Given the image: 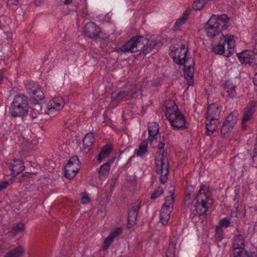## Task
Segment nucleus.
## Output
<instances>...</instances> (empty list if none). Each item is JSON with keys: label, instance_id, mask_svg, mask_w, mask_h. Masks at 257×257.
Masks as SVG:
<instances>
[{"label": "nucleus", "instance_id": "nucleus-1", "mask_svg": "<svg viewBox=\"0 0 257 257\" xmlns=\"http://www.w3.org/2000/svg\"><path fill=\"white\" fill-rule=\"evenodd\" d=\"M157 44L156 40L150 41L144 36L137 35L133 37L119 50L125 53L141 51L143 54L146 55L152 51Z\"/></svg>", "mask_w": 257, "mask_h": 257}, {"label": "nucleus", "instance_id": "nucleus-2", "mask_svg": "<svg viewBox=\"0 0 257 257\" xmlns=\"http://www.w3.org/2000/svg\"><path fill=\"white\" fill-rule=\"evenodd\" d=\"M206 187L201 185L199 192L194 200L195 201L193 207H191L190 217L194 218L197 214L199 216L204 215L208 210L209 205L212 203V200L207 196L205 192Z\"/></svg>", "mask_w": 257, "mask_h": 257}, {"label": "nucleus", "instance_id": "nucleus-3", "mask_svg": "<svg viewBox=\"0 0 257 257\" xmlns=\"http://www.w3.org/2000/svg\"><path fill=\"white\" fill-rule=\"evenodd\" d=\"M29 109L28 97L24 94L16 95L10 108V112L14 117L27 115Z\"/></svg>", "mask_w": 257, "mask_h": 257}, {"label": "nucleus", "instance_id": "nucleus-4", "mask_svg": "<svg viewBox=\"0 0 257 257\" xmlns=\"http://www.w3.org/2000/svg\"><path fill=\"white\" fill-rule=\"evenodd\" d=\"M27 90L30 95H34L32 100L35 103V107L31 108L30 115L33 118H36L38 117L40 110H41V106L38 103V101L42 100L44 98V94L41 86L35 82L30 83L27 87Z\"/></svg>", "mask_w": 257, "mask_h": 257}, {"label": "nucleus", "instance_id": "nucleus-5", "mask_svg": "<svg viewBox=\"0 0 257 257\" xmlns=\"http://www.w3.org/2000/svg\"><path fill=\"white\" fill-rule=\"evenodd\" d=\"M235 41L234 37L232 35H222V38L220 39L217 45L212 48V51L217 54L223 55L229 57L234 50V44Z\"/></svg>", "mask_w": 257, "mask_h": 257}, {"label": "nucleus", "instance_id": "nucleus-6", "mask_svg": "<svg viewBox=\"0 0 257 257\" xmlns=\"http://www.w3.org/2000/svg\"><path fill=\"white\" fill-rule=\"evenodd\" d=\"M156 172L160 174V181L162 184L165 183L168 180L169 173V164L167 157L162 158H156Z\"/></svg>", "mask_w": 257, "mask_h": 257}, {"label": "nucleus", "instance_id": "nucleus-7", "mask_svg": "<svg viewBox=\"0 0 257 257\" xmlns=\"http://www.w3.org/2000/svg\"><path fill=\"white\" fill-rule=\"evenodd\" d=\"M172 52H174L173 60L175 62L179 65L185 64L188 63V60L185 59L188 50L184 45H181L180 47L173 46L170 47Z\"/></svg>", "mask_w": 257, "mask_h": 257}, {"label": "nucleus", "instance_id": "nucleus-8", "mask_svg": "<svg viewBox=\"0 0 257 257\" xmlns=\"http://www.w3.org/2000/svg\"><path fill=\"white\" fill-rule=\"evenodd\" d=\"M220 25V23H216L214 16H211L205 25L207 35L209 37L213 38L221 33Z\"/></svg>", "mask_w": 257, "mask_h": 257}, {"label": "nucleus", "instance_id": "nucleus-9", "mask_svg": "<svg viewBox=\"0 0 257 257\" xmlns=\"http://www.w3.org/2000/svg\"><path fill=\"white\" fill-rule=\"evenodd\" d=\"M237 56L241 63H247L251 66H257V55L251 50H244L237 53Z\"/></svg>", "mask_w": 257, "mask_h": 257}, {"label": "nucleus", "instance_id": "nucleus-10", "mask_svg": "<svg viewBox=\"0 0 257 257\" xmlns=\"http://www.w3.org/2000/svg\"><path fill=\"white\" fill-rule=\"evenodd\" d=\"M101 32L100 28L92 22L87 23L84 27L85 37L96 40Z\"/></svg>", "mask_w": 257, "mask_h": 257}, {"label": "nucleus", "instance_id": "nucleus-11", "mask_svg": "<svg viewBox=\"0 0 257 257\" xmlns=\"http://www.w3.org/2000/svg\"><path fill=\"white\" fill-rule=\"evenodd\" d=\"M65 102L62 97H56L51 100L48 104V111L46 113L50 115L55 114V112H57L61 110Z\"/></svg>", "mask_w": 257, "mask_h": 257}, {"label": "nucleus", "instance_id": "nucleus-12", "mask_svg": "<svg viewBox=\"0 0 257 257\" xmlns=\"http://www.w3.org/2000/svg\"><path fill=\"white\" fill-rule=\"evenodd\" d=\"M136 93L135 88L131 89L130 91H121L118 93L114 91L111 94V98L113 100L119 102L132 99Z\"/></svg>", "mask_w": 257, "mask_h": 257}, {"label": "nucleus", "instance_id": "nucleus-13", "mask_svg": "<svg viewBox=\"0 0 257 257\" xmlns=\"http://www.w3.org/2000/svg\"><path fill=\"white\" fill-rule=\"evenodd\" d=\"M140 204L141 202L138 201L134 203L131 209L129 210L127 216L128 228H131L135 224L140 208Z\"/></svg>", "mask_w": 257, "mask_h": 257}, {"label": "nucleus", "instance_id": "nucleus-14", "mask_svg": "<svg viewBox=\"0 0 257 257\" xmlns=\"http://www.w3.org/2000/svg\"><path fill=\"white\" fill-rule=\"evenodd\" d=\"M178 114L170 121L171 125L176 130H184L187 128L184 115L181 112H177Z\"/></svg>", "mask_w": 257, "mask_h": 257}, {"label": "nucleus", "instance_id": "nucleus-15", "mask_svg": "<svg viewBox=\"0 0 257 257\" xmlns=\"http://www.w3.org/2000/svg\"><path fill=\"white\" fill-rule=\"evenodd\" d=\"M24 162L22 159H15L10 164L9 168L12 171L11 175L16 176L24 169Z\"/></svg>", "mask_w": 257, "mask_h": 257}, {"label": "nucleus", "instance_id": "nucleus-16", "mask_svg": "<svg viewBox=\"0 0 257 257\" xmlns=\"http://www.w3.org/2000/svg\"><path fill=\"white\" fill-rule=\"evenodd\" d=\"M195 63L193 60H192L191 63L189 64V65H184V76L185 78L187 80V83L189 85H191L193 84V76H194V66Z\"/></svg>", "mask_w": 257, "mask_h": 257}, {"label": "nucleus", "instance_id": "nucleus-17", "mask_svg": "<svg viewBox=\"0 0 257 257\" xmlns=\"http://www.w3.org/2000/svg\"><path fill=\"white\" fill-rule=\"evenodd\" d=\"M223 86L226 97L230 99H233L235 97L236 92L235 85L234 84L229 80H226L224 81Z\"/></svg>", "mask_w": 257, "mask_h": 257}, {"label": "nucleus", "instance_id": "nucleus-18", "mask_svg": "<svg viewBox=\"0 0 257 257\" xmlns=\"http://www.w3.org/2000/svg\"><path fill=\"white\" fill-rule=\"evenodd\" d=\"M173 211V209L167 207L165 205H162L160 210V220L163 225H166L170 218V214Z\"/></svg>", "mask_w": 257, "mask_h": 257}, {"label": "nucleus", "instance_id": "nucleus-19", "mask_svg": "<svg viewBox=\"0 0 257 257\" xmlns=\"http://www.w3.org/2000/svg\"><path fill=\"white\" fill-rule=\"evenodd\" d=\"M218 124V119L206 118L205 124L207 135L210 136L214 133L216 130Z\"/></svg>", "mask_w": 257, "mask_h": 257}, {"label": "nucleus", "instance_id": "nucleus-20", "mask_svg": "<svg viewBox=\"0 0 257 257\" xmlns=\"http://www.w3.org/2000/svg\"><path fill=\"white\" fill-rule=\"evenodd\" d=\"M211 16H214V18L216 20V23H220V27L223 30L227 29L229 24L228 23L230 19L229 17L226 14H222L220 15L216 16L215 15H212Z\"/></svg>", "mask_w": 257, "mask_h": 257}, {"label": "nucleus", "instance_id": "nucleus-21", "mask_svg": "<svg viewBox=\"0 0 257 257\" xmlns=\"http://www.w3.org/2000/svg\"><path fill=\"white\" fill-rule=\"evenodd\" d=\"M220 111L218 110V106L216 104L212 103L208 106L206 118L218 119Z\"/></svg>", "mask_w": 257, "mask_h": 257}, {"label": "nucleus", "instance_id": "nucleus-22", "mask_svg": "<svg viewBox=\"0 0 257 257\" xmlns=\"http://www.w3.org/2000/svg\"><path fill=\"white\" fill-rule=\"evenodd\" d=\"M121 232V229L120 228H117L115 229L113 232H112L109 236H108L104 240V245L103 248L104 249H107L111 243L112 242L114 238L119 235Z\"/></svg>", "mask_w": 257, "mask_h": 257}, {"label": "nucleus", "instance_id": "nucleus-23", "mask_svg": "<svg viewBox=\"0 0 257 257\" xmlns=\"http://www.w3.org/2000/svg\"><path fill=\"white\" fill-rule=\"evenodd\" d=\"M245 248L244 239L242 235L237 234L234 236L232 244V249H243Z\"/></svg>", "mask_w": 257, "mask_h": 257}, {"label": "nucleus", "instance_id": "nucleus-24", "mask_svg": "<svg viewBox=\"0 0 257 257\" xmlns=\"http://www.w3.org/2000/svg\"><path fill=\"white\" fill-rule=\"evenodd\" d=\"M253 112L254 108L253 107L250 106L246 107L245 108L241 121V126L243 130H245L246 128L245 123L251 119Z\"/></svg>", "mask_w": 257, "mask_h": 257}, {"label": "nucleus", "instance_id": "nucleus-25", "mask_svg": "<svg viewBox=\"0 0 257 257\" xmlns=\"http://www.w3.org/2000/svg\"><path fill=\"white\" fill-rule=\"evenodd\" d=\"M159 130V125L157 123L153 122L148 126V132L149 137L148 140L149 141V142L152 143L153 140L156 139V136H157Z\"/></svg>", "mask_w": 257, "mask_h": 257}, {"label": "nucleus", "instance_id": "nucleus-26", "mask_svg": "<svg viewBox=\"0 0 257 257\" xmlns=\"http://www.w3.org/2000/svg\"><path fill=\"white\" fill-rule=\"evenodd\" d=\"M24 252V248L22 246H18L7 252L4 257H21Z\"/></svg>", "mask_w": 257, "mask_h": 257}, {"label": "nucleus", "instance_id": "nucleus-27", "mask_svg": "<svg viewBox=\"0 0 257 257\" xmlns=\"http://www.w3.org/2000/svg\"><path fill=\"white\" fill-rule=\"evenodd\" d=\"M176 239L173 238L171 239L168 249L166 252V257H173L176 255Z\"/></svg>", "mask_w": 257, "mask_h": 257}, {"label": "nucleus", "instance_id": "nucleus-28", "mask_svg": "<svg viewBox=\"0 0 257 257\" xmlns=\"http://www.w3.org/2000/svg\"><path fill=\"white\" fill-rule=\"evenodd\" d=\"M94 141V136L92 133H87L83 140V149L84 150L91 147Z\"/></svg>", "mask_w": 257, "mask_h": 257}, {"label": "nucleus", "instance_id": "nucleus-29", "mask_svg": "<svg viewBox=\"0 0 257 257\" xmlns=\"http://www.w3.org/2000/svg\"><path fill=\"white\" fill-rule=\"evenodd\" d=\"M112 148L110 145H105L102 148L101 150L97 157V160L100 162L103 160L104 158L106 157L111 151Z\"/></svg>", "mask_w": 257, "mask_h": 257}, {"label": "nucleus", "instance_id": "nucleus-30", "mask_svg": "<svg viewBox=\"0 0 257 257\" xmlns=\"http://www.w3.org/2000/svg\"><path fill=\"white\" fill-rule=\"evenodd\" d=\"M148 140H145L141 143L139 146V149L136 151V155L138 156H143L147 152Z\"/></svg>", "mask_w": 257, "mask_h": 257}, {"label": "nucleus", "instance_id": "nucleus-31", "mask_svg": "<svg viewBox=\"0 0 257 257\" xmlns=\"http://www.w3.org/2000/svg\"><path fill=\"white\" fill-rule=\"evenodd\" d=\"M110 170V166H109L108 163H104L101 166L99 171V178H105L109 174Z\"/></svg>", "mask_w": 257, "mask_h": 257}, {"label": "nucleus", "instance_id": "nucleus-32", "mask_svg": "<svg viewBox=\"0 0 257 257\" xmlns=\"http://www.w3.org/2000/svg\"><path fill=\"white\" fill-rule=\"evenodd\" d=\"M177 108H166V116L169 121L171 120H172L173 118L175 117V116L178 114L177 112H180L179 110H177Z\"/></svg>", "mask_w": 257, "mask_h": 257}, {"label": "nucleus", "instance_id": "nucleus-33", "mask_svg": "<svg viewBox=\"0 0 257 257\" xmlns=\"http://www.w3.org/2000/svg\"><path fill=\"white\" fill-rule=\"evenodd\" d=\"M189 14L190 10H186V11L182 14L181 17L176 21L175 24V26L176 27H179L183 25L187 19Z\"/></svg>", "mask_w": 257, "mask_h": 257}, {"label": "nucleus", "instance_id": "nucleus-34", "mask_svg": "<svg viewBox=\"0 0 257 257\" xmlns=\"http://www.w3.org/2000/svg\"><path fill=\"white\" fill-rule=\"evenodd\" d=\"M170 193H171V196H167L166 198L165 202L162 205H165L167 207H170L171 209H173V206L174 202V198L173 196L174 194V190L170 191Z\"/></svg>", "mask_w": 257, "mask_h": 257}, {"label": "nucleus", "instance_id": "nucleus-35", "mask_svg": "<svg viewBox=\"0 0 257 257\" xmlns=\"http://www.w3.org/2000/svg\"><path fill=\"white\" fill-rule=\"evenodd\" d=\"M233 127H234L233 126H230V124H229L228 123L226 124V123L223 122V124L220 129L221 134L222 136H223L224 137H225L229 133H231Z\"/></svg>", "mask_w": 257, "mask_h": 257}, {"label": "nucleus", "instance_id": "nucleus-36", "mask_svg": "<svg viewBox=\"0 0 257 257\" xmlns=\"http://www.w3.org/2000/svg\"><path fill=\"white\" fill-rule=\"evenodd\" d=\"M76 172L69 169V165H66L64 168L65 177L70 180L76 176Z\"/></svg>", "mask_w": 257, "mask_h": 257}, {"label": "nucleus", "instance_id": "nucleus-37", "mask_svg": "<svg viewBox=\"0 0 257 257\" xmlns=\"http://www.w3.org/2000/svg\"><path fill=\"white\" fill-rule=\"evenodd\" d=\"M25 228V224L23 223L20 222L16 225H14L10 231L11 233L13 235H16L17 233L24 230Z\"/></svg>", "mask_w": 257, "mask_h": 257}, {"label": "nucleus", "instance_id": "nucleus-38", "mask_svg": "<svg viewBox=\"0 0 257 257\" xmlns=\"http://www.w3.org/2000/svg\"><path fill=\"white\" fill-rule=\"evenodd\" d=\"M237 118L236 116H234L232 113H230L228 116H226L225 120L224 121L226 124H230L231 126H234V125L236 123Z\"/></svg>", "mask_w": 257, "mask_h": 257}, {"label": "nucleus", "instance_id": "nucleus-39", "mask_svg": "<svg viewBox=\"0 0 257 257\" xmlns=\"http://www.w3.org/2000/svg\"><path fill=\"white\" fill-rule=\"evenodd\" d=\"M207 2L205 0H196L192 4L193 8L196 11L200 10Z\"/></svg>", "mask_w": 257, "mask_h": 257}, {"label": "nucleus", "instance_id": "nucleus-40", "mask_svg": "<svg viewBox=\"0 0 257 257\" xmlns=\"http://www.w3.org/2000/svg\"><path fill=\"white\" fill-rule=\"evenodd\" d=\"M12 37V34L10 32L0 31V45Z\"/></svg>", "mask_w": 257, "mask_h": 257}, {"label": "nucleus", "instance_id": "nucleus-41", "mask_svg": "<svg viewBox=\"0 0 257 257\" xmlns=\"http://www.w3.org/2000/svg\"><path fill=\"white\" fill-rule=\"evenodd\" d=\"M252 160V166L253 167L257 166V138L256 139V143L254 145V149L252 153L250 154Z\"/></svg>", "mask_w": 257, "mask_h": 257}, {"label": "nucleus", "instance_id": "nucleus-42", "mask_svg": "<svg viewBox=\"0 0 257 257\" xmlns=\"http://www.w3.org/2000/svg\"><path fill=\"white\" fill-rule=\"evenodd\" d=\"M164 193V190L161 187H159L152 194L151 196V199H156L158 197H160Z\"/></svg>", "mask_w": 257, "mask_h": 257}, {"label": "nucleus", "instance_id": "nucleus-43", "mask_svg": "<svg viewBox=\"0 0 257 257\" xmlns=\"http://www.w3.org/2000/svg\"><path fill=\"white\" fill-rule=\"evenodd\" d=\"M66 165H80L81 164L79 160V159L77 156H72L68 161V163Z\"/></svg>", "mask_w": 257, "mask_h": 257}, {"label": "nucleus", "instance_id": "nucleus-44", "mask_svg": "<svg viewBox=\"0 0 257 257\" xmlns=\"http://www.w3.org/2000/svg\"><path fill=\"white\" fill-rule=\"evenodd\" d=\"M230 219L228 217H224L219 221V225L218 226L227 227L229 226Z\"/></svg>", "mask_w": 257, "mask_h": 257}, {"label": "nucleus", "instance_id": "nucleus-45", "mask_svg": "<svg viewBox=\"0 0 257 257\" xmlns=\"http://www.w3.org/2000/svg\"><path fill=\"white\" fill-rule=\"evenodd\" d=\"M246 251L245 248L242 249H232V255L233 257H242L243 255L244 252Z\"/></svg>", "mask_w": 257, "mask_h": 257}, {"label": "nucleus", "instance_id": "nucleus-46", "mask_svg": "<svg viewBox=\"0 0 257 257\" xmlns=\"http://www.w3.org/2000/svg\"><path fill=\"white\" fill-rule=\"evenodd\" d=\"M164 105L166 108H177V106L175 104V102L171 99H169L164 102Z\"/></svg>", "mask_w": 257, "mask_h": 257}, {"label": "nucleus", "instance_id": "nucleus-47", "mask_svg": "<svg viewBox=\"0 0 257 257\" xmlns=\"http://www.w3.org/2000/svg\"><path fill=\"white\" fill-rule=\"evenodd\" d=\"M222 230L220 226H216L215 228V236L216 238L220 240L222 238Z\"/></svg>", "mask_w": 257, "mask_h": 257}, {"label": "nucleus", "instance_id": "nucleus-48", "mask_svg": "<svg viewBox=\"0 0 257 257\" xmlns=\"http://www.w3.org/2000/svg\"><path fill=\"white\" fill-rule=\"evenodd\" d=\"M252 50L251 51L254 54L257 55V34H255L253 37Z\"/></svg>", "mask_w": 257, "mask_h": 257}, {"label": "nucleus", "instance_id": "nucleus-49", "mask_svg": "<svg viewBox=\"0 0 257 257\" xmlns=\"http://www.w3.org/2000/svg\"><path fill=\"white\" fill-rule=\"evenodd\" d=\"M184 203L185 206H187L188 207H189L190 205L191 204V195L190 194H188V195H186L184 200Z\"/></svg>", "mask_w": 257, "mask_h": 257}, {"label": "nucleus", "instance_id": "nucleus-50", "mask_svg": "<svg viewBox=\"0 0 257 257\" xmlns=\"http://www.w3.org/2000/svg\"><path fill=\"white\" fill-rule=\"evenodd\" d=\"M9 185L8 181H4L0 183V191L6 189Z\"/></svg>", "mask_w": 257, "mask_h": 257}, {"label": "nucleus", "instance_id": "nucleus-51", "mask_svg": "<svg viewBox=\"0 0 257 257\" xmlns=\"http://www.w3.org/2000/svg\"><path fill=\"white\" fill-rule=\"evenodd\" d=\"M90 201V198L88 196H83L81 200V202L82 204H86Z\"/></svg>", "mask_w": 257, "mask_h": 257}, {"label": "nucleus", "instance_id": "nucleus-52", "mask_svg": "<svg viewBox=\"0 0 257 257\" xmlns=\"http://www.w3.org/2000/svg\"><path fill=\"white\" fill-rule=\"evenodd\" d=\"M164 150H159L157 152L158 156L156 157V158H162V157H166L164 156Z\"/></svg>", "mask_w": 257, "mask_h": 257}, {"label": "nucleus", "instance_id": "nucleus-53", "mask_svg": "<svg viewBox=\"0 0 257 257\" xmlns=\"http://www.w3.org/2000/svg\"><path fill=\"white\" fill-rule=\"evenodd\" d=\"M80 167V165H69V169L77 172Z\"/></svg>", "mask_w": 257, "mask_h": 257}, {"label": "nucleus", "instance_id": "nucleus-54", "mask_svg": "<svg viewBox=\"0 0 257 257\" xmlns=\"http://www.w3.org/2000/svg\"><path fill=\"white\" fill-rule=\"evenodd\" d=\"M254 252H248L247 250L244 252L242 257H253Z\"/></svg>", "mask_w": 257, "mask_h": 257}, {"label": "nucleus", "instance_id": "nucleus-55", "mask_svg": "<svg viewBox=\"0 0 257 257\" xmlns=\"http://www.w3.org/2000/svg\"><path fill=\"white\" fill-rule=\"evenodd\" d=\"M18 3V0H8V3L10 5H16Z\"/></svg>", "mask_w": 257, "mask_h": 257}, {"label": "nucleus", "instance_id": "nucleus-56", "mask_svg": "<svg viewBox=\"0 0 257 257\" xmlns=\"http://www.w3.org/2000/svg\"><path fill=\"white\" fill-rule=\"evenodd\" d=\"M43 0H34V3L36 6H40L43 3Z\"/></svg>", "mask_w": 257, "mask_h": 257}, {"label": "nucleus", "instance_id": "nucleus-57", "mask_svg": "<svg viewBox=\"0 0 257 257\" xmlns=\"http://www.w3.org/2000/svg\"><path fill=\"white\" fill-rule=\"evenodd\" d=\"M165 144L164 142H160L158 145V149L159 150H163L164 148Z\"/></svg>", "mask_w": 257, "mask_h": 257}, {"label": "nucleus", "instance_id": "nucleus-58", "mask_svg": "<svg viewBox=\"0 0 257 257\" xmlns=\"http://www.w3.org/2000/svg\"><path fill=\"white\" fill-rule=\"evenodd\" d=\"M115 159H116V157L115 156L112 157L106 163H108L109 166H110V165L111 164L113 163V162L114 161Z\"/></svg>", "mask_w": 257, "mask_h": 257}, {"label": "nucleus", "instance_id": "nucleus-59", "mask_svg": "<svg viewBox=\"0 0 257 257\" xmlns=\"http://www.w3.org/2000/svg\"><path fill=\"white\" fill-rule=\"evenodd\" d=\"M26 177V175H25V174H23L22 176H21L19 178H18V182L19 183H22L24 180L25 179V178Z\"/></svg>", "mask_w": 257, "mask_h": 257}, {"label": "nucleus", "instance_id": "nucleus-60", "mask_svg": "<svg viewBox=\"0 0 257 257\" xmlns=\"http://www.w3.org/2000/svg\"><path fill=\"white\" fill-rule=\"evenodd\" d=\"M130 148H130V147H127L123 151L120 152L119 153V158L120 157V156L122 154H123V153L127 154L129 152Z\"/></svg>", "mask_w": 257, "mask_h": 257}, {"label": "nucleus", "instance_id": "nucleus-61", "mask_svg": "<svg viewBox=\"0 0 257 257\" xmlns=\"http://www.w3.org/2000/svg\"><path fill=\"white\" fill-rule=\"evenodd\" d=\"M253 82L254 85L257 86V72L255 74L253 78Z\"/></svg>", "mask_w": 257, "mask_h": 257}, {"label": "nucleus", "instance_id": "nucleus-62", "mask_svg": "<svg viewBox=\"0 0 257 257\" xmlns=\"http://www.w3.org/2000/svg\"><path fill=\"white\" fill-rule=\"evenodd\" d=\"M72 3V0H65L64 3L65 5L70 4Z\"/></svg>", "mask_w": 257, "mask_h": 257}, {"label": "nucleus", "instance_id": "nucleus-63", "mask_svg": "<svg viewBox=\"0 0 257 257\" xmlns=\"http://www.w3.org/2000/svg\"><path fill=\"white\" fill-rule=\"evenodd\" d=\"M162 140H163V141H162V142H164V141H165V137H164V136H163V137H162Z\"/></svg>", "mask_w": 257, "mask_h": 257}, {"label": "nucleus", "instance_id": "nucleus-64", "mask_svg": "<svg viewBox=\"0 0 257 257\" xmlns=\"http://www.w3.org/2000/svg\"><path fill=\"white\" fill-rule=\"evenodd\" d=\"M134 156H131L130 158V160H131L132 159V158H133Z\"/></svg>", "mask_w": 257, "mask_h": 257}]
</instances>
